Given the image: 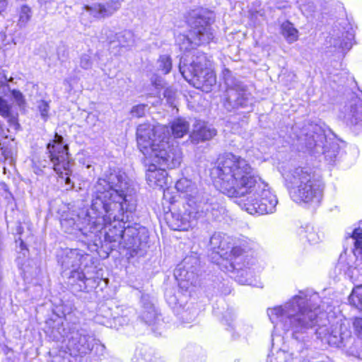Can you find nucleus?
Segmentation results:
<instances>
[{
    "instance_id": "dca6fc26",
    "label": "nucleus",
    "mask_w": 362,
    "mask_h": 362,
    "mask_svg": "<svg viewBox=\"0 0 362 362\" xmlns=\"http://www.w3.org/2000/svg\"><path fill=\"white\" fill-rule=\"evenodd\" d=\"M175 188L177 192L183 194L187 199V203L182 206V209H179L177 211H172L171 216L173 217V213H180L187 214L189 211L195 209V206L206 195L205 192L198 190L197 185L192 180L187 178H181L175 184ZM173 222V219L170 221V224Z\"/></svg>"
},
{
    "instance_id": "79ce46f5",
    "label": "nucleus",
    "mask_w": 362,
    "mask_h": 362,
    "mask_svg": "<svg viewBox=\"0 0 362 362\" xmlns=\"http://www.w3.org/2000/svg\"><path fill=\"white\" fill-rule=\"evenodd\" d=\"M7 6L6 0H0V13L6 9Z\"/></svg>"
},
{
    "instance_id": "f257e3e1",
    "label": "nucleus",
    "mask_w": 362,
    "mask_h": 362,
    "mask_svg": "<svg viewBox=\"0 0 362 362\" xmlns=\"http://www.w3.org/2000/svg\"><path fill=\"white\" fill-rule=\"evenodd\" d=\"M136 188L127 175L110 169L98 178L94 186L90 208L82 210L75 218L61 221L64 231L69 234L84 235L96 245L97 238L104 234L109 242L124 241V247L136 253L141 246L136 228L125 226L129 214L136 209Z\"/></svg>"
},
{
    "instance_id": "412c9836",
    "label": "nucleus",
    "mask_w": 362,
    "mask_h": 362,
    "mask_svg": "<svg viewBox=\"0 0 362 362\" xmlns=\"http://www.w3.org/2000/svg\"><path fill=\"white\" fill-rule=\"evenodd\" d=\"M297 233L300 240H306L312 245L320 243L323 238L322 234L320 233L318 229L310 224L299 228Z\"/></svg>"
},
{
    "instance_id": "bb28decb",
    "label": "nucleus",
    "mask_w": 362,
    "mask_h": 362,
    "mask_svg": "<svg viewBox=\"0 0 362 362\" xmlns=\"http://www.w3.org/2000/svg\"><path fill=\"white\" fill-rule=\"evenodd\" d=\"M0 115L7 119L9 122H16V117L12 113L11 105L1 97H0Z\"/></svg>"
},
{
    "instance_id": "a878e982",
    "label": "nucleus",
    "mask_w": 362,
    "mask_h": 362,
    "mask_svg": "<svg viewBox=\"0 0 362 362\" xmlns=\"http://www.w3.org/2000/svg\"><path fill=\"white\" fill-rule=\"evenodd\" d=\"M228 237L222 235L221 233H214L210 239V245L213 249H218L223 252L230 247L228 245Z\"/></svg>"
},
{
    "instance_id": "f3484780",
    "label": "nucleus",
    "mask_w": 362,
    "mask_h": 362,
    "mask_svg": "<svg viewBox=\"0 0 362 362\" xmlns=\"http://www.w3.org/2000/svg\"><path fill=\"white\" fill-rule=\"evenodd\" d=\"M122 1L123 0H108L105 3L86 5L82 15H89L96 19L108 18L120 8Z\"/></svg>"
},
{
    "instance_id": "f8f14e48",
    "label": "nucleus",
    "mask_w": 362,
    "mask_h": 362,
    "mask_svg": "<svg viewBox=\"0 0 362 362\" xmlns=\"http://www.w3.org/2000/svg\"><path fill=\"white\" fill-rule=\"evenodd\" d=\"M64 334L60 338L56 337V340L62 339V346L59 355L68 354L71 356H83L89 353L94 346L95 338L84 329H69L66 332L62 329Z\"/></svg>"
},
{
    "instance_id": "f03ea898",
    "label": "nucleus",
    "mask_w": 362,
    "mask_h": 362,
    "mask_svg": "<svg viewBox=\"0 0 362 362\" xmlns=\"http://www.w3.org/2000/svg\"><path fill=\"white\" fill-rule=\"evenodd\" d=\"M214 186L229 197L243 198L241 208L250 214L276 211L277 197L269 184L255 175L250 163L239 156L226 153L211 170Z\"/></svg>"
},
{
    "instance_id": "6ab92c4d",
    "label": "nucleus",
    "mask_w": 362,
    "mask_h": 362,
    "mask_svg": "<svg viewBox=\"0 0 362 362\" xmlns=\"http://www.w3.org/2000/svg\"><path fill=\"white\" fill-rule=\"evenodd\" d=\"M216 134L215 129L208 126L204 122L196 121L190 137L193 142L209 140Z\"/></svg>"
},
{
    "instance_id": "72a5a7b5",
    "label": "nucleus",
    "mask_w": 362,
    "mask_h": 362,
    "mask_svg": "<svg viewBox=\"0 0 362 362\" xmlns=\"http://www.w3.org/2000/svg\"><path fill=\"white\" fill-rule=\"evenodd\" d=\"M146 110V105L143 104L137 105L132 107L131 115L132 117H141L145 115Z\"/></svg>"
},
{
    "instance_id": "0eeeda50",
    "label": "nucleus",
    "mask_w": 362,
    "mask_h": 362,
    "mask_svg": "<svg viewBox=\"0 0 362 362\" xmlns=\"http://www.w3.org/2000/svg\"><path fill=\"white\" fill-rule=\"evenodd\" d=\"M293 141L300 150L308 151L311 153H322L329 163L335 161L339 152V146L337 143L327 139L329 130H327L321 125L314 123H308L302 128L295 125L292 127Z\"/></svg>"
},
{
    "instance_id": "5701e85b",
    "label": "nucleus",
    "mask_w": 362,
    "mask_h": 362,
    "mask_svg": "<svg viewBox=\"0 0 362 362\" xmlns=\"http://www.w3.org/2000/svg\"><path fill=\"white\" fill-rule=\"evenodd\" d=\"M117 310V315L114 316L109 322L110 326L115 329L127 325L130 321L131 316L134 314L133 310L129 308L125 309L118 308Z\"/></svg>"
},
{
    "instance_id": "c9c22d12",
    "label": "nucleus",
    "mask_w": 362,
    "mask_h": 362,
    "mask_svg": "<svg viewBox=\"0 0 362 362\" xmlns=\"http://www.w3.org/2000/svg\"><path fill=\"white\" fill-rule=\"evenodd\" d=\"M164 97L166 98L167 103L172 107H175V91L172 88H168L164 91Z\"/></svg>"
},
{
    "instance_id": "c03bdc74",
    "label": "nucleus",
    "mask_w": 362,
    "mask_h": 362,
    "mask_svg": "<svg viewBox=\"0 0 362 362\" xmlns=\"http://www.w3.org/2000/svg\"><path fill=\"white\" fill-rule=\"evenodd\" d=\"M19 241H20V247H21V250L23 251V250H25V245L24 244L23 240L21 238H19Z\"/></svg>"
},
{
    "instance_id": "4468645a",
    "label": "nucleus",
    "mask_w": 362,
    "mask_h": 362,
    "mask_svg": "<svg viewBox=\"0 0 362 362\" xmlns=\"http://www.w3.org/2000/svg\"><path fill=\"white\" fill-rule=\"evenodd\" d=\"M62 141V136L56 134L53 141L48 144L47 149L54 170L62 179H64V175H65L64 182L66 185H71L69 175L71 173V170L68 146L66 144H64Z\"/></svg>"
},
{
    "instance_id": "423d86ee",
    "label": "nucleus",
    "mask_w": 362,
    "mask_h": 362,
    "mask_svg": "<svg viewBox=\"0 0 362 362\" xmlns=\"http://www.w3.org/2000/svg\"><path fill=\"white\" fill-rule=\"evenodd\" d=\"M282 176L291 199L298 204H318L323 192V184L315 171L308 165L284 170Z\"/></svg>"
},
{
    "instance_id": "4be33fe9",
    "label": "nucleus",
    "mask_w": 362,
    "mask_h": 362,
    "mask_svg": "<svg viewBox=\"0 0 362 362\" xmlns=\"http://www.w3.org/2000/svg\"><path fill=\"white\" fill-rule=\"evenodd\" d=\"M354 240V269L362 270V228H356L351 236Z\"/></svg>"
},
{
    "instance_id": "de8ad7c7",
    "label": "nucleus",
    "mask_w": 362,
    "mask_h": 362,
    "mask_svg": "<svg viewBox=\"0 0 362 362\" xmlns=\"http://www.w3.org/2000/svg\"><path fill=\"white\" fill-rule=\"evenodd\" d=\"M69 83L68 80L64 81V83Z\"/></svg>"
},
{
    "instance_id": "1a4fd4ad",
    "label": "nucleus",
    "mask_w": 362,
    "mask_h": 362,
    "mask_svg": "<svg viewBox=\"0 0 362 362\" xmlns=\"http://www.w3.org/2000/svg\"><path fill=\"white\" fill-rule=\"evenodd\" d=\"M92 262V257L88 254L78 249H71L66 252V255L62 262V266L64 269H74L71 272L70 279L74 281L77 280L80 284L79 286L86 288V281L96 283L100 279L99 272L95 267H89Z\"/></svg>"
},
{
    "instance_id": "37998d69",
    "label": "nucleus",
    "mask_w": 362,
    "mask_h": 362,
    "mask_svg": "<svg viewBox=\"0 0 362 362\" xmlns=\"http://www.w3.org/2000/svg\"><path fill=\"white\" fill-rule=\"evenodd\" d=\"M34 171L36 174H40V172H42V170L40 168H39L38 167H37L36 165V163L34 164Z\"/></svg>"
},
{
    "instance_id": "39448f33",
    "label": "nucleus",
    "mask_w": 362,
    "mask_h": 362,
    "mask_svg": "<svg viewBox=\"0 0 362 362\" xmlns=\"http://www.w3.org/2000/svg\"><path fill=\"white\" fill-rule=\"evenodd\" d=\"M137 144L144 156L147 167L146 177L151 187L163 188L168 182L164 168H175L182 161V153L170 135V129L162 124H142L136 130Z\"/></svg>"
},
{
    "instance_id": "7c9ffc66",
    "label": "nucleus",
    "mask_w": 362,
    "mask_h": 362,
    "mask_svg": "<svg viewBox=\"0 0 362 362\" xmlns=\"http://www.w3.org/2000/svg\"><path fill=\"white\" fill-rule=\"evenodd\" d=\"M31 18V9L28 6H23L19 13L18 25L25 27Z\"/></svg>"
},
{
    "instance_id": "4c0bfd02",
    "label": "nucleus",
    "mask_w": 362,
    "mask_h": 362,
    "mask_svg": "<svg viewBox=\"0 0 362 362\" xmlns=\"http://www.w3.org/2000/svg\"><path fill=\"white\" fill-rule=\"evenodd\" d=\"M92 64H93V62L91 59V57L89 54H85L81 56V61H80V65L83 69H88L90 68L92 66Z\"/></svg>"
},
{
    "instance_id": "9d476101",
    "label": "nucleus",
    "mask_w": 362,
    "mask_h": 362,
    "mask_svg": "<svg viewBox=\"0 0 362 362\" xmlns=\"http://www.w3.org/2000/svg\"><path fill=\"white\" fill-rule=\"evenodd\" d=\"M315 308H317L318 316L322 317V319H318V322L315 325L319 327L314 331L317 337L330 346L339 348L346 347L352 340L350 329L342 323H337L330 328L327 327L325 325H320V322L326 321L325 313L329 308L328 303L322 300L319 297V300L316 302V304L314 306L311 305L312 310H314Z\"/></svg>"
},
{
    "instance_id": "20e7f679",
    "label": "nucleus",
    "mask_w": 362,
    "mask_h": 362,
    "mask_svg": "<svg viewBox=\"0 0 362 362\" xmlns=\"http://www.w3.org/2000/svg\"><path fill=\"white\" fill-rule=\"evenodd\" d=\"M210 13L205 9L197 8L189 13L187 22L190 30L187 35H178L176 42L181 51L185 52L180 59L179 69L184 78L195 88L209 92L216 84V78L211 62L204 53L196 52L187 58L195 46L209 43L213 38L210 28Z\"/></svg>"
},
{
    "instance_id": "a211bd4d",
    "label": "nucleus",
    "mask_w": 362,
    "mask_h": 362,
    "mask_svg": "<svg viewBox=\"0 0 362 362\" xmlns=\"http://www.w3.org/2000/svg\"><path fill=\"white\" fill-rule=\"evenodd\" d=\"M345 121L350 125L362 129V100L355 97L344 107Z\"/></svg>"
},
{
    "instance_id": "aec40b11",
    "label": "nucleus",
    "mask_w": 362,
    "mask_h": 362,
    "mask_svg": "<svg viewBox=\"0 0 362 362\" xmlns=\"http://www.w3.org/2000/svg\"><path fill=\"white\" fill-rule=\"evenodd\" d=\"M141 319L149 325L153 326L157 324L158 322V317L153 303L149 300V297L148 296H143L141 297Z\"/></svg>"
},
{
    "instance_id": "7ed1b4c3",
    "label": "nucleus",
    "mask_w": 362,
    "mask_h": 362,
    "mask_svg": "<svg viewBox=\"0 0 362 362\" xmlns=\"http://www.w3.org/2000/svg\"><path fill=\"white\" fill-rule=\"evenodd\" d=\"M319 300L317 293L311 290L300 291L285 303L267 309V315L274 326L272 351L276 355H269L267 362H293L296 359L293 348L286 344L276 347V342L282 339L281 334L291 331L293 342L297 343L296 351L300 352L314 333L313 327L318 322L317 308L311 309Z\"/></svg>"
},
{
    "instance_id": "9b49d317",
    "label": "nucleus",
    "mask_w": 362,
    "mask_h": 362,
    "mask_svg": "<svg viewBox=\"0 0 362 362\" xmlns=\"http://www.w3.org/2000/svg\"><path fill=\"white\" fill-rule=\"evenodd\" d=\"M187 214L180 213L173 214V222L170 227L175 230H187L195 221L204 216L218 220L225 213V209L217 203L209 202V195L206 194L204 197Z\"/></svg>"
},
{
    "instance_id": "6e6552de",
    "label": "nucleus",
    "mask_w": 362,
    "mask_h": 362,
    "mask_svg": "<svg viewBox=\"0 0 362 362\" xmlns=\"http://www.w3.org/2000/svg\"><path fill=\"white\" fill-rule=\"evenodd\" d=\"M245 241L233 246L229 259H222L220 269L229 273L240 284L252 285L255 274L256 259L249 254Z\"/></svg>"
},
{
    "instance_id": "cd10ccee",
    "label": "nucleus",
    "mask_w": 362,
    "mask_h": 362,
    "mask_svg": "<svg viewBox=\"0 0 362 362\" xmlns=\"http://www.w3.org/2000/svg\"><path fill=\"white\" fill-rule=\"evenodd\" d=\"M350 303L362 311V285L356 286L349 296Z\"/></svg>"
},
{
    "instance_id": "e433bc0d",
    "label": "nucleus",
    "mask_w": 362,
    "mask_h": 362,
    "mask_svg": "<svg viewBox=\"0 0 362 362\" xmlns=\"http://www.w3.org/2000/svg\"><path fill=\"white\" fill-rule=\"evenodd\" d=\"M165 297L168 303L171 306H175L180 304L179 299L173 294L171 290H167L165 291Z\"/></svg>"
},
{
    "instance_id": "2eb2a0df",
    "label": "nucleus",
    "mask_w": 362,
    "mask_h": 362,
    "mask_svg": "<svg viewBox=\"0 0 362 362\" xmlns=\"http://www.w3.org/2000/svg\"><path fill=\"white\" fill-rule=\"evenodd\" d=\"M197 259L195 257H187L177 265L174 276L179 287L184 291H188L192 286L198 283Z\"/></svg>"
},
{
    "instance_id": "a19ab883",
    "label": "nucleus",
    "mask_w": 362,
    "mask_h": 362,
    "mask_svg": "<svg viewBox=\"0 0 362 362\" xmlns=\"http://www.w3.org/2000/svg\"><path fill=\"white\" fill-rule=\"evenodd\" d=\"M13 97L16 99V100L18 101V103H21V100L23 98V95L22 94L18 92V91H16V90H13Z\"/></svg>"
},
{
    "instance_id": "49530a36",
    "label": "nucleus",
    "mask_w": 362,
    "mask_h": 362,
    "mask_svg": "<svg viewBox=\"0 0 362 362\" xmlns=\"http://www.w3.org/2000/svg\"><path fill=\"white\" fill-rule=\"evenodd\" d=\"M61 358V356H59V357H56L54 361H56V360H57V361H59V360H58V358Z\"/></svg>"
},
{
    "instance_id": "393cba45",
    "label": "nucleus",
    "mask_w": 362,
    "mask_h": 362,
    "mask_svg": "<svg viewBox=\"0 0 362 362\" xmlns=\"http://www.w3.org/2000/svg\"><path fill=\"white\" fill-rule=\"evenodd\" d=\"M281 33L288 43H293L298 39V30L288 21L281 25Z\"/></svg>"
},
{
    "instance_id": "c85d7f7f",
    "label": "nucleus",
    "mask_w": 362,
    "mask_h": 362,
    "mask_svg": "<svg viewBox=\"0 0 362 362\" xmlns=\"http://www.w3.org/2000/svg\"><path fill=\"white\" fill-rule=\"evenodd\" d=\"M119 45L122 47H130L134 43V36L129 30L123 31L117 35Z\"/></svg>"
},
{
    "instance_id": "c756f323",
    "label": "nucleus",
    "mask_w": 362,
    "mask_h": 362,
    "mask_svg": "<svg viewBox=\"0 0 362 362\" xmlns=\"http://www.w3.org/2000/svg\"><path fill=\"white\" fill-rule=\"evenodd\" d=\"M157 70L164 74L170 73L172 69V61L170 56L161 55L156 62Z\"/></svg>"
},
{
    "instance_id": "ddd939ff",
    "label": "nucleus",
    "mask_w": 362,
    "mask_h": 362,
    "mask_svg": "<svg viewBox=\"0 0 362 362\" xmlns=\"http://www.w3.org/2000/svg\"><path fill=\"white\" fill-rule=\"evenodd\" d=\"M223 78L227 86L226 94L223 105L228 111L238 109L240 107L247 108V111L252 110L250 105L252 99L250 94L240 83H234L231 72L228 69L223 71Z\"/></svg>"
},
{
    "instance_id": "58836bf2",
    "label": "nucleus",
    "mask_w": 362,
    "mask_h": 362,
    "mask_svg": "<svg viewBox=\"0 0 362 362\" xmlns=\"http://www.w3.org/2000/svg\"><path fill=\"white\" fill-rule=\"evenodd\" d=\"M353 326L356 334L362 337V318L356 317L353 321Z\"/></svg>"
},
{
    "instance_id": "2f4dec72",
    "label": "nucleus",
    "mask_w": 362,
    "mask_h": 362,
    "mask_svg": "<svg viewBox=\"0 0 362 362\" xmlns=\"http://www.w3.org/2000/svg\"><path fill=\"white\" fill-rule=\"evenodd\" d=\"M346 39H344L343 41L340 44V47L343 50H349L353 45V41L354 40V33L353 31H348L346 33Z\"/></svg>"
},
{
    "instance_id": "a18cd8bd",
    "label": "nucleus",
    "mask_w": 362,
    "mask_h": 362,
    "mask_svg": "<svg viewBox=\"0 0 362 362\" xmlns=\"http://www.w3.org/2000/svg\"><path fill=\"white\" fill-rule=\"evenodd\" d=\"M53 362H66V361H65V358H64V357L63 356V361H57V360H56V361H53Z\"/></svg>"
},
{
    "instance_id": "473e14b6",
    "label": "nucleus",
    "mask_w": 362,
    "mask_h": 362,
    "mask_svg": "<svg viewBox=\"0 0 362 362\" xmlns=\"http://www.w3.org/2000/svg\"><path fill=\"white\" fill-rule=\"evenodd\" d=\"M151 82L152 86H153L156 90V94L160 93V90L164 87L165 82L162 77L153 74L151 77Z\"/></svg>"
},
{
    "instance_id": "b1692460",
    "label": "nucleus",
    "mask_w": 362,
    "mask_h": 362,
    "mask_svg": "<svg viewBox=\"0 0 362 362\" xmlns=\"http://www.w3.org/2000/svg\"><path fill=\"white\" fill-rule=\"evenodd\" d=\"M170 129L174 137L181 138L189 132V124L185 119L177 118L172 122Z\"/></svg>"
},
{
    "instance_id": "f704fd0d",
    "label": "nucleus",
    "mask_w": 362,
    "mask_h": 362,
    "mask_svg": "<svg viewBox=\"0 0 362 362\" xmlns=\"http://www.w3.org/2000/svg\"><path fill=\"white\" fill-rule=\"evenodd\" d=\"M39 112H40L41 117L44 120H46L48 117V112L49 106L47 102L45 100H40L37 105Z\"/></svg>"
},
{
    "instance_id": "ea45409f",
    "label": "nucleus",
    "mask_w": 362,
    "mask_h": 362,
    "mask_svg": "<svg viewBox=\"0 0 362 362\" xmlns=\"http://www.w3.org/2000/svg\"><path fill=\"white\" fill-rule=\"evenodd\" d=\"M348 264H349V266L347 271V275L351 279H354V275H357L359 269H354V262L352 264H350V262H348Z\"/></svg>"
}]
</instances>
